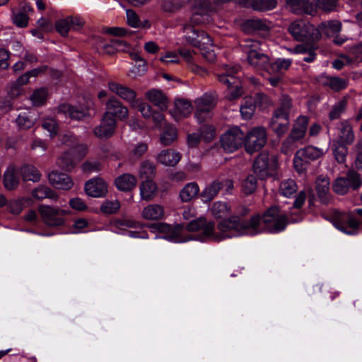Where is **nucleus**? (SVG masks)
Instances as JSON below:
<instances>
[{"instance_id":"obj_1","label":"nucleus","mask_w":362,"mask_h":362,"mask_svg":"<svg viewBox=\"0 0 362 362\" xmlns=\"http://www.w3.org/2000/svg\"><path fill=\"white\" fill-rule=\"evenodd\" d=\"M259 217H253L250 222L241 221L238 216H233L228 218H223L217 224L220 234L214 233V223L207 222L205 218H199L190 221L186 226L188 231L202 230V240L207 238L220 241L226 238H230L232 234H254L256 233L255 227L259 222Z\"/></svg>"},{"instance_id":"obj_2","label":"nucleus","mask_w":362,"mask_h":362,"mask_svg":"<svg viewBox=\"0 0 362 362\" xmlns=\"http://www.w3.org/2000/svg\"><path fill=\"white\" fill-rule=\"evenodd\" d=\"M240 73V66L223 64L220 71L216 74L218 81L227 87L226 98L229 100H235L243 94V83L238 76Z\"/></svg>"},{"instance_id":"obj_3","label":"nucleus","mask_w":362,"mask_h":362,"mask_svg":"<svg viewBox=\"0 0 362 362\" xmlns=\"http://www.w3.org/2000/svg\"><path fill=\"white\" fill-rule=\"evenodd\" d=\"M259 217V222L255 227L256 233L253 235H255L260 232L259 226L260 223L262 222L264 224L265 228L271 233H276L284 230L287 225V216L286 214L281 211L280 209L277 206H273L268 209L265 213L263 214L262 217L260 218L259 215L254 216ZM251 218L249 221L243 220L240 218L241 221L244 222H250Z\"/></svg>"},{"instance_id":"obj_4","label":"nucleus","mask_w":362,"mask_h":362,"mask_svg":"<svg viewBox=\"0 0 362 362\" xmlns=\"http://www.w3.org/2000/svg\"><path fill=\"white\" fill-rule=\"evenodd\" d=\"M288 30L297 41L313 42L320 39L318 29L305 21L298 20L291 23Z\"/></svg>"},{"instance_id":"obj_5","label":"nucleus","mask_w":362,"mask_h":362,"mask_svg":"<svg viewBox=\"0 0 362 362\" xmlns=\"http://www.w3.org/2000/svg\"><path fill=\"white\" fill-rule=\"evenodd\" d=\"M201 24H195L190 22L185 23L182 26L184 37L187 42L196 47L202 46H212V40L204 30L197 28Z\"/></svg>"},{"instance_id":"obj_6","label":"nucleus","mask_w":362,"mask_h":362,"mask_svg":"<svg viewBox=\"0 0 362 362\" xmlns=\"http://www.w3.org/2000/svg\"><path fill=\"white\" fill-rule=\"evenodd\" d=\"M192 13L190 22L195 24H205L210 21V14L215 8L210 0H192Z\"/></svg>"},{"instance_id":"obj_7","label":"nucleus","mask_w":362,"mask_h":362,"mask_svg":"<svg viewBox=\"0 0 362 362\" xmlns=\"http://www.w3.org/2000/svg\"><path fill=\"white\" fill-rule=\"evenodd\" d=\"M266 142V129L262 127H255L247 134H245V148L246 152L250 154L260 151Z\"/></svg>"},{"instance_id":"obj_8","label":"nucleus","mask_w":362,"mask_h":362,"mask_svg":"<svg viewBox=\"0 0 362 362\" xmlns=\"http://www.w3.org/2000/svg\"><path fill=\"white\" fill-rule=\"evenodd\" d=\"M245 133L238 127L227 130L221 137V144L225 151L232 153L244 144Z\"/></svg>"},{"instance_id":"obj_9","label":"nucleus","mask_w":362,"mask_h":362,"mask_svg":"<svg viewBox=\"0 0 362 362\" xmlns=\"http://www.w3.org/2000/svg\"><path fill=\"white\" fill-rule=\"evenodd\" d=\"M149 228L153 232L163 233L164 238L175 243L185 242L190 239L182 236L183 226L180 224L173 226L165 223L158 222L150 224Z\"/></svg>"},{"instance_id":"obj_10","label":"nucleus","mask_w":362,"mask_h":362,"mask_svg":"<svg viewBox=\"0 0 362 362\" xmlns=\"http://www.w3.org/2000/svg\"><path fill=\"white\" fill-rule=\"evenodd\" d=\"M360 175L354 170H349L345 177L337 178L333 184V190L339 194H345L349 188L357 189L361 185Z\"/></svg>"},{"instance_id":"obj_11","label":"nucleus","mask_w":362,"mask_h":362,"mask_svg":"<svg viewBox=\"0 0 362 362\" xmlns=\"http://www.w3.org/2000/svg\"><path fill=\"white\" fill-rule=\"evenodd\" d=\"M196 110L194 116L199 123L211 117V112L216 105V97L206 93L195 101Z\"/></svg>"},{"instance_id":"obj_12","label":"nucleus","mask_w":362,"mask_h":362,"mask_svg":"<svg viewBox=\"0 0 362 362\" xmlns=\"http://www.w3.org/2000/svg\"><path fill=\"white\" fill-rule=\"evenodd\" d=\"M39 211L43 223L49 226H62L64 222L63 216L70 214L69 210L53 208L49 206H41Z\"/></svg>"},{"instance_id":"obj_13","label":"nucleus","mask_w":362,"mask_h":362,"mask_svg":"<svg viewBox=\"0 0 362 362\" xmlns=\"http://www.w3.org/2000/svg\"><path fill=\"white\" fill-rule=\"evenodd\" d=\"M105 112L103 115L110 118H114L117 120H124L129 117V110L127 107L115 96L108 98L105 103Z\"/></svg>"},{"instance_id":"obj_14","label":"nucleus","mask_w":362,"mask_h":362,"mask_svg":"<svg viewBox=\"0 0 362 362\" xmlns=\"http://www.w3.org/2000/svg\"><path fill=\"white\" fill-rule=\"evenodd\" d=\"M87 152V146L83 144H79L73 151L74 156L71 153H65L59 158L57 163L62 168L69 170L74 167L76 162L81 160Z\"/></svg>"},{"instance_id":"obj_15","label":"nucleus","mask_w":362,"mask_h":362,"mask_svg":"<svg viewBox=\"0 0 362 362\" xmlns=\"http://www.w3.org/2000/svg\"><path fill=\"white\" fill-rule=\"evenodd\" d=\"M117 126V123L115 119L103 115L100 124L95 127L93 132L99 139H107L114 135Z\"/></svg>"},{"instance_id":"obj_16","label":"nucleus","mask_w":362,"mask_h":362,"mask_svg":"<svg viewBox=\"0 0 362 362\" xmlns=\"http://www.w3.org/2000/svg\"><path fill=\"white\" fill-rule=\"evenodd\" d=\"M108 88L113 93L129 103L131 107L138 100L136 91L127 86L110 81L108 83Z\"/></svg>"},{"instance_id":"obj_17","label":"nucleus","mask_w":362,"mask_h":362,"mask_svg":"<svg viewBox=\"0 0 362 362\" xmlns=\"http://www.w3.org/2000/svg\"><path fill=\"white\" fill-rule=\"evenodd\" d=\"M48 178L49 182L57 189L69 190L74 185L71 177L66 173L53 171L48 175Z\"/></svg>"},{"instance_id":"obj_18","label":"nucleus","mask_w":362,"mask_h":362,"mask_svg":"<svg viewBox=\"0 0 362 362\" xmlns=\"http://www.w3.org/2000/svg\"><path fill=\"white\" fill-rule=\"evenodd\" d=\"M308 124V119L305 116L299 117L287 138V143L296 141L303 139L305 134Z\"/></svg>"},{"instance_id":"obj_19","label":"nucleus","mask_w":362,"mask_h":362,"mask_svg":"<svg viewBox=\"0 0 362 362\" xmlns=\"http://www.w3.org/2000/svg\"><path fill=\"white\" fill-rule=\"evenodd\" d=\"M182 158L179 152L169 148L161 151L156 156L158 163L165 165L173 167L176 165Z\"/></svg>"},{"instance_id":"obj_20","label":"nucleus","mask_w":362,"mask_h":362,"mask_svg":"<svg viewBox=\"0 0 362 362\" xmlns=\"http://www.w3.org/2000/svg\"><path fill=\"white\" fill-rule=\"evenodd\" d=\"M137 179L136 176L129 173H124L115 180V185L122 192H131L136 186Z\"/></svg>"},{"instance_id":"obj_21","label":"nucleus","mask_w":362,"mask_h":362,"mask_svg":"<svg viewBox=\"0 0 362 362\" xmlns=\"http://www.w3.org/2000/svg\"><path fill=\"white\" fill-rule=\"evenodd\" d=\"M269 156L266 153H260L255 159L253 164V170L257 176L261 179H265L269 175Z\"/></svg>"},{"instance_id":"obj_22","label":"nucleus","mask_w":362,"mask_h":362,"mask_svg":"<svg viewBox=\"0 0 362 362\" xmlns=\"http://www.w3.org/2000/svg\"><path fill=\"white\" fill-rule=\"evenodd\" d=\"M315 189L320 201L327 204L329 201V180L327 177L320 176L315 182Z\"/></svg>"},{"instance_id":"obj_23","label":"nucleus","mask_w":362,"mask_h":362,"mask_svg":"<svg viewBox=\"0 0 362 362\" xmlns=\"http://www.w3.org/2000/svg\"><path fill=\"white\" fill-rule=\"evenodd\" d=\"M223 187V182L220 180H214L200 193V197L203 202L209 203L213 200L218 194L219 191Z\"/></svg>"},{"instance_id":"obj_24","label":"nucleus","mask_w":362,"mask_h":362,"mask_svg":"<svg viewBox=\"0 0 362 362\" xmlns=\"http://www.w3.org/2000/svg\"><path fill=\"white\" fill-rule=\"evenodd\" d=\"M242 30L247 34H252L259 31H267L269 26L266 21L258 18L248 19L243 23Z\"/></svg>"},{"instance_id":"obj_25","label":"nucleus","mask_w":362,"mask_h":362,"mask_svg":"<svg viewBox=\"0 0 362 362\" xmlns=\"http://www.w3.org/2000/svg\"><path fill=\"white\" fill-rule=\"evenodd\" d=\"M249 64L257 70H267L269 57L262 52H252L247 57Z\"/></svg>"},{"instance_id":"obj_26","label":"nucleus","mask_w":362,"mask_h":362,"mask_svg":"<svg viewBox=\"0 0 362 362\" xmlns=\"http://www.w3.org/2000/svg\"><path fill=\"white\" fill-rule=\"evenodd\" d=\"M354 214H356L362 217V209H357L354 211V212L349 214L346 226H343L341 224L337 226V228L339 230L349 235L355 234L358 228L359 225L361 223V221H359L354 216Z\"/></svg>"},{"instance_id":"obj_27","label":"nucleus","mask_w":362,"mask_h":362,"mask_svg":"<svg viewBox=\"0 0 362 362\" xmlns=\"http://www.w3.org/2000/svg\"><path fill=\"white\" fill-rule=\"evenodd\" d=\"M286 6L295 13H305L313 14L314 8L312 4L303 0H285Z\"/></svg>"},{"instance_id":"obj_28","label":"nucleus","mask_w":362,"mask_h":362,"mask_svg":"<svg viewBox=\"0 0 362 362\" xmlns=\"http://www.w3.org/2000/svg\"><path fill=\"white\" fill-rule=\"evenodd\" d=\"M146 98L157 106L160 110H165L168 108V98L159 90H151L146 93Z\"/></svg>"},{"instance_id":"obj_29","label":"nucleus","mask_w":362,"mask_h":362,"mask_svg":"<svg viewBox=\"0 0 362 362\" xmlns=\"http://www.w3.org/2000/svg\"><path fill=\"white\" fill-rule=\"evenodd\" d=\"M142 217L146 220L156 221L162 219L164 216V208L159 204H149L144 207L142 213Z\"/></svg>"},{"instance_id":"obj_30","label":"nucleus","mask_w":362,"mask_h":362,"mask_svg":"<svg viewBox=\"0 0 362 362\" xmlns=\"http://www.w3.org/2000/svg\"><path fill=\"white\" fill-rule=\"evenodd\" d=\"M289 124V119L280 117H276L274 115L269 122L270 127L278 136H282L288 131Z\"/></svg>"},{"instance_id":"obj_31","label":"nucleus","mask_w":362,"mask_h":362,"mask_svg":"<svg viewBox=\"0 0 362 362\" xmlns=\"http://www.w3.org/2000/svg\"><path fill=\"white\" fill-rule=\"evenodd\" d=\"M339 132V142H341L345 145H351L355 139L354 133L351 125L346 120L340 123Z\"/></svg>"},{"instance_id":"obj_32","label":"nucleus","mask_w":362,"mask_h":362,"mask_svg":"<svg viewBox=\"0 0 362 362\" xmlns=\"http://www.w3.org/2000/svg\"><path fill=\"white\" fill-rule=\"evenodd\" d=\"M108 193V184L100 177L92 178V197H105Z\"/></svg>"},{"instance_id":"obj_33","label":"nucleus","mask_w":362,"mask_h":362,"mask_svg":"<svg viewBox=\"0 0 362 362\" xmlns=\"http://www.w3.org/2000/svg\"><path fill=\"white\" fill-rule=\"evenodd\" d=\"M139 188L141 197L145 201H151L156 196L157 186L152 180L143 181Z\"/></svg>"},{"instance_id":"obj_34","label":"nucleus","mask_w":362,"mask_h":362,"mask_svg":"<svg viewBox=\"0 0 362 362\" xmlns=\"http://www.w3.org/2000/svg\"><path fill=\"white\" fill-rule=\"evenodd\" d=\"M341 29V23L337 21H329L322 23L319 26L320 37L325 34L327 37H333L338 34Z\"/></svg>"},{"instance_id":"obj_35","label":"nucleus","mask_w":362,"mask_h":362,"mask_svg":"<svg viewBox=\"0 0 362 362\" xmlns=\"http://www.w3.org/2000/svg\"><path fill=\"white\" fill-rule=\"evenodd\" d=\"M199 192V187L197 182L187 183L181 189L180 198L182 202H188L197 197Z\"/></svg>"},{"instance_id":"obj_36","label":"nucleus","mask_w":362,"mask_h":362,"mask_svg":"<svg viewBox=\"0 0 362 362\" xmlns=\"http://www.w3.org/2000/svg\"><path fill=\"white\" fill-rule=\"evenodd\" d=\"M292 61L291 59H278L274 63H269L267 71L269 74H278L282 76L286 70L288 69Z\"/></svg>"},{"instance_id":"obj_37","label":"nucleus","mask_w":362,"mask_h":362,"mask_svg":"<svg viewBox=\"0 0 362 362\" xmlns=\"http://www.w3.org/2000/svg\"><path fill=\"white\" fill-rule=\"evenodd\" d=\"M317 47L313 44H302L295 47L293 52L307 54L308 56L303 57V61L310 63L313 62L316 57V49Z\"/></svg>"},{"instance_id":"obj_38","label":"nucleus","mask_w":362,"mask_h":362,"mask_svg":"<svg viewBox=\"0 0 362 362\" xmlns=\"http://www.w3.org/2000/svg\"><path fill=\"white\" fill-rule=\"evenodd\" d=\"M291 108V99L288 95H282L280 98L279 106L274 110L273 115H275L276 117H280L289 119Z\"/></svg>"},{"instance_id":"obj_39","label":"nucleus","mask_w":362,"mask_h":362,"mask_svg":"<svg viewBox=\"0 0 362 362\" xmlns=\"http://www.w3.org/2000/svg\"><path fill=\"white\" fill-rule=\"evenodd\" d=\"M156 173V167L148 160H144L139 170V177L145 180H153Z\"/></svg>"},{"instance_id":"obj_40","label":"nucleus","mask_w":362,"mask_h":362,"mask_svg":"<svg viewBox=\"0 0 362 362\" xmlns=\"http://www.w3.org/2000/svg\"><path fill=\"white\" fill-rule=\"evenodd\" d=\"M19 183V179L17 176V173L14 167L10 166L4 173V187L8 189H14Z\"/></svg>"},{"instance_id":"obj_41","label":"nucleus","mask_w":362,"mask_h":362,"mask_svg":"<svg viewBox=\"0 0 362 362\" xmlns=\"http://www.w3.org/2000/svg\"><path fill=\"white\" fill-rule=\"evenodd\" d=\"M348 80L338 76H327L323 82L325 86H328L332 90L339 92L345 89L348 86Z\"/></svg>"},{"instance_id":"obj_42","label":"nucleus","mask_w":362,"mask_h":362,"mask_svg":"<svg viewBox=\"0 0 362 362\" xmlns=\"http://www.w3.org/2000/svg\"><path fill=\"white\" fill-rule=\"evenodd\" d=\"M36 118L34 117L33 113L30 111L21 112L16 119V122L19 128L22 129H27L32 127Z\"/></svg>"},{"instance_id":"obj_43","label":"nucleus","mask_w":362,"mask_h":362,"mask_svg":"<svg viewBox=\"0 0 362 362\" xmlns=\"http://www.w3.org/2000/svg\"><path fill=\"white\" fill-rule=\"evenodd\" d=\"M19 173L23 180L38 182L40 179V172L33 165H25L22 166L19 170Z\"/></svg>"},{"instance_id":"obj_44","label":"nucleus","mask_w":362,"mask_h":362,"mask_svg":"<svg viewBox=\"0 0 362 362\" xmlns=\"http://www.w3.org/2000/svg\"><path fill=\"white\" fill-rule=\"evenodd\" d=\"M59 111L64 113L66 116H69L71 119L78 120L83 119L88 113V111L81 110L69 105H61L59 107Z\"/></svg>"},{"instance_id":"obj_45","label":"nucleus","mask_w":362,"mask_h":362,"mask_svg":"<svg viewBox=\"0 0 362 362\" xmlns=\"http://www.w3.org/2000/svg\"><path fill=\"white\" fill-rule=\"evenodd\" d=\"M177 139V130L173 125L165 126L160 141L164 146H169Z\"/></svg>"},{"instance_id":"obj_46","label":"nucleus","mask_w":362,"mask_h":362,"mask_svg":"<svg viewBox=\"0 0 362 362\" xmlns=\"http://www.w3.org/2000/svg\"><path fill=\"white\" fill-rule=\"evenodd\" d=\"M32 204V199L30 198L14 199L8 204V210L10 213L18 215L19 214L24 207L29 206Z\"/></svg>"},{"instance_id":"obj_47","label":"nucleus","mask_w":362,"mask_h":362,"mask_svg":"<svg viewBox=\"0 0 362 362\" xmlns=\"http://www.w3.org/2000/svg\"><path fill=\"white\" fill-rule=\"evenodd\" d=\"M211 212L216 218H223L229 215L230 207L225 202H216L211 206Z\"/></svg>"},{"instance_id":"obj_48","label":"nucleus","mask_w":362,"mask_h":362,"mask_svg":"<svg viewBox=\"0 0 362 362\" xmlns=\"http://www.w3.org/2000/svg\"><path fill=\"white\" fill-rule=\"evenodd\" d=\"M175 107L180 114L179 116L175 117L176 119H179L180 117H186L189 116L192 111L191 103L183 99L176 100L175 102Z\"/></svg>"},{"instance_id":"obj_49","label":"nucleus","mask_w":362,"mask_h":362,"mask_svg":"<svg viewBox=\"0 0 362 362\" xmlns=\"http://www.w3.org/2000/svg\"><path fill=\"white\" fill-rule=\"evenodd\" d=\"M241 46L249 56L252 52H261L262 50V42L247 38L242 42Z\"/></svg>"},{"instance_id":"obj_50","label":"nucleus","mask_w":362,"mask_h":362,"mask_svg":"<svg viewBox=\"0 0 362 362\" xmlns=\"http://www.w3.org/2000/svg\"><path fill=\"white\" fill-rule=\"evenodd\" d=\"M333 146V153L337 161L339 163H344L348 153L346 145L341 142L334 141Z\"/></svg>"},{"instance_id":"obj_51","label":"nucleus","mask_w":362,"mask_h":362,"mask_svg":"<svg viewBox=\"0 0 362 362\" xmlns=\"http://www.w3.org/2000/svg\"><path fill=\"white\" fill-rule=\"evenodd\" d=\"M337 0H313L311 3L314 8V12L312 15L315 13L316 8L321 9L324 11L329 12L337 6Z\"/></svg>"},{"instance_id":"obj_52","label":"nucleus","mask_w":362,"mask_h":362,"mask_svg":"<svg viewBox=\"0 0 362 362\" xmlns=\"http://www.w3.org/2000/svg\"><path fill=\"white\" fill-rule=\"evenodd\" d=\"M33 196L37 199H42L45 198L53 199L57 197L55 192L45 186H40L35 188L33 191Z\"/></svg>"},{"instance_id":"obj_53","label":"nucleus","mask_w":362,"mask_h":362,"mask_svg":"<svg viewBox=\"0 0 362 362\" xmlns=\"http://www.w3.org/2000/svg\"><path fill=\"white\" fill-rule=\"evenodd\" d=\"M300 155L305 156L311 162L321 157L322 156V151L317 148L310 146L300 149Z\"/></svg>"},{"instance_id":"obj_54","label":"nucleus","mask_w":362,"mask_h":362,"mask_svg":"<svg viewBox=\"0 0 362 362\" xmlns=\"http://www.w3.org/2000/svg\"><path fill=\"white\" fill-rule=\"evenodd\" d=\"M120 209V203L118 200H105L100 206V211L105 214L117 213Z\"/></svg>"},{"instance_id":"obj_55","label":"nucleus","mask_w":362,"mask_h":362,"mask_svg":"<svg viewBox=\"0 0 362 362\" xmlns=\"http://www.w3.org/2000/svg\"><path fill=\"white\" fill-rule=\"evenodd\" d=\"M47 97V91L45 88H41L35 90L30 96L33 105L39 106L44 104Z\"/></svg>"},{"instance_id":"obj_56","label":"nucleus","mask_w":362,"mask_h":362,"mask_svg":"<svg viewBox=\"0 0 362 362\" xmlns=\"http://www.w3.org/2000/svg\"><path fill=\"white\" fill-rule=\"evenodd\" d=\"M71 17L58 20L55 23L56 30L62 35L66 36L69 31L71 29Z\"/></svg>"},{"instance_id":"obj_57","label":"nucleus","mask_w":362,"mask_h":362,"mask_svg":"<svg viewBox=\"0 0 362 362\" xmlns=\"http://www.w3.org/2000/svg\"><path fill=\"white\" fill-rule=\"evenodd\" d=\"M310 163V160H308L305 156H302L300 155V149L296 153L295 158L293 159V165L295 169L299 172L302 173L308 168L309 164Z\"/></svg>"},{"instance_id":"obj_58","label":"nucleus","mask_w":362,"mask_h":362,"mask_svg":"<svg viewBox=\"0 0 362 362\" xmlns=\"http://www.w3.org/2000/svg\"><path fill=\"white\" fill-rule=\"evenodd\" d=\"M148 144L145 142H139L135 144L129 152L131 159L138 160L141 158L147 151Z\"/></svg>"},{"instance_id":"obj_59","label":"nucleus","mask_w":362,"mask_h":362,"mask_svg":"<svg viewBox=\"0 0 362 362\" xmlns=\"http://www.w3.org/2000/svg\"><path fill=\"white\" fill-rule=\"evenodd\" d=\"M346 106V100H341L333 105L329 113V119L334 120L339 119L341 115L345 111Z\"/></svg>"},{"instance_id":"obj_60","label":"nucleus","mask_w":362,"mask_h":362,"mask_svg":"<svg viewBox=\"0 0 362 362\" xmlns=\"http://www.w3.org/2000/svg\"><path fill=\"white\" fill-rule=\"evenodd\" d=\"M276 0H255L252 8L255 11H266L276 6Z\"/></svg>"},{"instance_id":"obj_61","label":"nucleus","mask_w":362,"mask_h":362,"mask_svg":"<svg viewBox=\"0 0 362 362\" xmlns=\"http://www.w3.org/2000/svg\"><path fill=\"white\" fill-rule=\"evenodd\" d=\"M243 191L245 194L253 193L257 188V179L253 175H248L242 182Z\"/></svg>"},{"instance_id":"obj_62","label":"nucleus","mask_w":362,"mask_h":362,"mask_svg":"<svg viewBox=\"0 0 362 362\" xmlns=\"http://www.w3.org/2000/svg\"><path fill=\"white\" fill-rule=\"evenodd\" d=\"M297 190V186L293 180H287L281 182L280 185V192L285 197H290Z\"/></svg>"},{"instance_id":"obj_63","label":"nucleus","mask_w":362,"mask_h":362,"mask_svg":"<svg viewBox=\"0 0 362 362\" xmlns=\"http://www.w3.org/2000/svg\"><path fill=\"white\" fill-rule=\"evenodd\" d=\"M132 108H134L139 110L145 118H150L153 112L150 105L144 103L141 100L139 99H138L137 101L133 105Z\"/></svg>"},{"instance_id":"obj_64","label":"nucleus","mask_w":362,"mask_h":362,"mask_svg":"<svg viewBox=\"0 0 362 362\" xmlns=\"http://www.w3.org/2000/svg\"><path fill=\"white\" fill-rule=\"evenodd\" d=\"M12 21L20 28H25L28 25V17L23 12L13 13Z\"/></svg>"}]
</instances>
